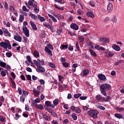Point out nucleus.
Here are the masks:
<instances>
[{"label": "nucleus", "mask_w": 124, "mask_h": 124, "mask_svg": "<svg viewBox=\"0 0 124 124\" xmlns=\"http://www.w3.org/2000/svg\"><path fill=\"white\" fill-rule=\"evenodd\" d=\"M100 88L101 93L104 95V96H107V93H106V91H105L110 90L111 89V85L108 84H103L100 86Z\"/></svg>", "instance_id": "obj_1"}, {"label": "nucleus", "mask_w": 124, "mask_h": 124, "mask_svg": "<svg viewBox=\"0 0 124 124\" xmlns=\"http://www.w3.org/2000/svg\"><path fill=\"white\" fill-rule=\"evenodd\" d=\"M28 4L30 6H31L34 9V11L35 13H38L39 12V9L37 8V2L34 0H29Z\"/></svg>", "instance_id": "obj_2"}, {"label": "nucleus", "mask_w": 124, "mask_h": 124, "mask_svg": "<svg viewBox=\"0 0 124 124\" xmlns=\"http://www.w3.org/2000/svg\"><path fill=\"white\" fill-rule=\"evenodd\" d=\"M33 62L37 67V68L36 69L37 72H45V69L43 68L42 66L40 65V63H38L40 62V60L38 59L37 61L33 60Z\"/></svg>", "instance_id": "obj_3"}, {"label": "nucleus", "mask_w": 124, "mask_h": 124, "mask_svg": "<svg viewBox=\"0 0 124 124\" xmlns=\"http://www.w3.org/2000/svg\"><path fill=\"white\" fill-rule=\"evenodd\" d=\"M99 113V112L97 110H90L88 111V115L90 117L93 118V119H97V114Z\"/></svg>", "instance_id": "obj_4"}, {"label": "nucleus", "mask_w": 124, "mask_h": 124, "mask_svg": "<svg viewBox=\"0 0 124 124\" xmlns=\"http://www.w3.org/2000/svg\"><path fill=\"white\" fill-rule=\"evenodd\" d=\"M8 45H9V41L8 40H6L5 42H2L0 43L1 47H3L4 49H7Z\"/></svg>", "instance_id": "obj_5"}, {"label": "nucleus", "mask_w": 124, "mask_h": 124, "mask_svg": "<svg viewBox=\"0 0 124 124\" xmlns=\"http://www.w3.org/2000/svg\"><path fill=\"white\" fill-rule=\"evenodd\" d=\"M95 98L98 102H103V97L100 94L96 95Z\"/></svg>", "instance_id": "obj_6"}, {"label": "nucleus", "mask_w": 124, "mask_h": 124, "mask_svg": "<svg viewBox=\"0 0 124 124\" xmlns=\"http://www.w3.org/2000/svg\"><path fill=\"white\" fill-rule=\"evenodd\" d=\"M99 42H104V43H109L110 39L108 38H100L99 39Z\"/></svg>", "instance_id": "obj_7"}, {"label": "nucleus", "mask_w": 124, "mask_h": 124, "mask_svg": "<svg viewBox=\"0 0 124 124\" xmlns=\"http://www.w3.org/2000/svg\"><path fill=\"white\" fill-rule=\"evenodd\" d=\"M70 28L72 30H75V31H78L79 30V27H78L77 24L73 23L71 24Z\"/></svg>", "instance_id": "obj_8"}, {"label": "nucleus", "mask_w": 124, "mask_h": 124, "mask_svg": "<svg viewBox=\"0 0 124 124\" xmlns=\"http://www.w3.org/2000/svg\"><path fill=\"white\" fill-rule=\"evenodd\" d=\"M98 78H99L101 81H106V77L102 74H98Z\"/></svg>", "instance_id": "obj_9"}, {"label": "nucleus", "mask_w": 124, "mask_h": 124, "mask_svg": "<svg viewBox=\"0 0 124 124\" xmlns=\"http://www.w3.org/2000/svg\"><path fill=\"white\" fill-rule=\"evenodd\" d=\"M45 105L46 107H50V108H55L54 105H51V102L50 101H46L45 102Z\"/></svg>", "instance_id": "obj_10"}, {"label": "nucleus", "mask_w": 124, "mask_h": 124, "mask_svg": "<svg viewBox=\"0 0 124 124\" xmlns=\"http://www.w3.org/2000/svg\"><path fill=\"white\" fill-rule=\"evenodd\" d=\"M105 55L107 58H112V56H114V53L111 51H108V52H105Z\"/></svg>", "instance_id": "obj_11"}, {"label": "nucleus", "mask_w": 124, "mask_h": 124, "mask_svg": "<svg viewBox=\"0 0 124 124\" xmlns=\"http://www.w3.org/2000/svg\"><path fill=\"white\" fill-rule=\"evenodd\" d=\"M30 25L31 26L32 30L33 31H36V30H37V28L36 27V25H35V24H34V23L31 20L30 21Z\"/></svg>", "instance_id": "obj_12"}, {"label": "nucleus", "mask_w": 124, "mask_h": 124, "mask_svg": "<svg viewBox=\"0 0 124 124\" xmlns=\"http://www.w3.org/2000/svg\"><path fill=\"white\" fill-rule=\"evenodd\" d=\"M108 12H111V11H112L113 10V4H112V3H109L108 5Z\"/></svg>", "instance_id": "obj_13"}, {"label": "nucleus", "mask_w": 124, "mask_h": 124, "mask_svg": "<svg viewBox=\"0 0 124 124\" xmlns=\"http://www.w3.org/2000/svg\"><path fill=\"white\" fill-rule=\"evenodd\" d=\"M14 39L16 41H18V42H21L22 41V37H20V35H18L14 36Z\"/></svg>", "instance_id": "obj_14"}, {"label": "nucleus", "mask_w": 124, "mask_h": 124, "mask_svg": "<svg viewBox=\"0 0 124 124\" xmlns=\"http://www.w3.org/2000/svg\"><path fill=\"white\" fill-rule=\"evenodd\" d=\"M33 93H34V96L37 97L38 96H39L40 92L37 90H36L35 89H34L33 90Z\"/></svg>", "instance_id": "obj_15"}, {"label": "nucleus", "mask_w": 124, "mask_h": 124, "mask_svg": "<svg viewBox=\"0 0 124 124\" xmlns=\"http://www.w3.org/2000/svg\"><path fill=\"white\" fill-rule=\"evenodd\" d=\"M45 51L47 53V54H48V55L53 56V54H52V50L48 49L47 47H45Z\"/></svg>", "instance_id": "obj_16"}, {"label": "nucleus", "mask_w": 124, "mask_h": 124, "mask_svg": "<svg viewBox=\"0 0 124 124\" xmlns=\"http://www.w3.org/2000/svg\"><path fill=\"white\" fill-rule=\"evenodd\" d=\"M112 49L113 50H115V51H120L121 50V47L119 46H117V45H113L112 46Z\"/></svg>", "instance_id": "obj_17"}, {"label": "nucleus", "mask_w": 124, "mask_h": 124, "mask_svg": "<svg viewBox=\"0 0 124 124\" xmlns=\"http://www.w3.org/2000/svg\"><path fill=\"white\" fill-rule=\"evenodd\" d=\"M53 106H54V108H55V107H56V106H57V105H58L59 103H60V100H59V99H55L53 101Z\"/></svg>", "instance_id": "obj_18"}, {"label": "nucleus", "mask_w": 124, "mask_h": 124, "mask_svg": "<svg viewBox=\"0 0 124 124\" xmlns=\"http://www.w3.org/2000/svg\"><path fill=\"white\" fill-rule=\"evenodd\" d=\"M86 14L88 17H91V18H94V15H93V13L92 11L88 12Z\"/></svg>", "instance_id": "obj_19"}, {"label": "nucleus", "mask_w": 124, "mask_h": 124, "mask_svg": "<svg viewBox=\"0 0 124 124\" xmlns=\"http://www.w3.org/2000/svg\"><path fill=\"white\" fill-rule=\"evenodd\" d=\"M48 16L49 18H50V19H52V21H53V22H54L55 23H57V22H58L57 19L52 15L48 14Z\"/></svg>", "instance_id": "obj_20"}, {"label": "nucleus", "mask_w": 124, "mask_h": 124, "mask_svg": "<svg viewBox=\"0 0 124 124\" xmlns=\"http://www.w3.org/2000/svg\"><path fill=\"white\" fill-rule=\"evenodd\" d=\"M83 76H87V75H89V73H90V71L88 69H83Z\"/></svg>", "instance_id": "obj_21"}, {"label": "nucleus", "mask_w": 124, "mask_h": 124, "mask_svg": "<svg viewBox=\"0 0 124 124\" xmlns=\"http://www.w3.org/2000/svg\"><path fill=\"white\" fill-rule=\"evenodd\" d=\"M38 18L40 20V22H45L46 21V19L44 18L43 16H41L40 15H38Z\"/></svg>", "instance_id": "obj_22"}, {"label": "nucleus", "mask_w": 124, "mask_h": 124, "mask_svg": "<svg viewBox=\"0 0 124 124\" xmlns=\"http://www.w3.org/2000/svg\"><path fill=\"white\" fill-rule=\"evenodd\" d=\"M44 107L45 110H46V111L48 112V113H49L50 114H51V112L53 111V109H52V108L49 107H46V106H44Z\"/></svg>", "instance_id": "obj_23"}, {"label": "nucleus", "mask_w": 124, "mask_h": 124, "mask_svg": "<svg viewBox=\"0 0 124 124\" xmlns=\"http://www.w3.org/2000/svg\"><path fill=\"white\" fill-rule=\"evenodd\" d=\"M111 21L113 23H117V22H118V19L117 18V16H112L111 19Z\"/></svg>", "instance_id": "obj_24"}, {"label": "nucleus", "mask_w": 124, "mask_h": 124, "mask_svg": "<svg viewBox=\"0 0 124 124\" xmlns=\"http://www.w3.org/2000/svg\"><path fill=\"white\" fill-rule=\"evenodd\" d=\"M89 51L91 56H93V57H96V53L93 51V50L92 49H89Z\"/></svg>", "instance_id": "obj_25"}, {"label": "nucleus", "mask_w": 124, "mask_h": 124, "mask_svg": "<svg viewBox=\"0 0 124 124\" xmlns=\"http://www.w3.org/2000/svg\"><path fill=\"white\" fill-rule=\"evenodd\" d=\"M56 18L58 19V20H61V19H64V17L61 14L57 15L55 16Z\"/></svg>", "instance_id": "obj_26"}, {"label": "nucleus", "mask_w": 124, "mask_h": 124, "mask_svg": "<svg viewBox=\"0 0 124 124\" xmlns=\"http://www.w3.org/2000/svg\"><path fill=\"white\" fill-rule=\"evenodd\" d=\"M54 6L55 8H57V9H59V10H64V8H63V7H60L56 4H54Z\"/></svg>", "instance_id": "obj_27"}, {"label": "nucleus", "mask_w": 124, "mask_h": 124, "mask_svg": "<svg viewBox=\"0 0 124 124\" xmlns=\"http://www.w3.org/2000/svg\"><path fill=\"white\" fill-rule=\"evenodd\" d=\"M87 44L92 48H93V47H94V46H93V42H91V41H87Z\"/></svg>", "instance_id": "obj_28"}, {"label": "nucleus", "mask_w": 124, "mask_h": 124, "mask_svg": "<svg viewBox=\"0 0 124 124\" xmlns=\"http://www.w3.org/2000/svg\"><path fill=\"white\" fill-rule=\"evenodd\" d=\"M0 65L1 67H3V68H5L6 66V63L2 62L1 61H0Z\"/></svg>", "instance_id": "obj_29"}, {"label": "nucleus", "mask_w": 124, "mask_h": 124, "mask_svg": "<svg viewBox=\"0 0 124 124\" xmlns=\"http://www.w3.org/2000/svg\"><path fill=\"white\" fill-rule=\"evenodd\" d=\"M114 116L117 119H123V115H122L119 113H115Z\"/></svg>", "instance_id": "obj_30"}, {"label": "nucleus", "mask_w": 124, "mask_h": 124, "mask_svg": "<svg viewBox=\"0 0 124 124\" xmlns=\"http://www.w3.org/2000/svg\"><path fill=\"white\" fill-rule=\"evenodd\" d=\"M68 48V46L67 45H62L61 46V49H62V50H66Z\"/></svg>", "instance_id": "obj_31"}, {"label": "nucleus", "mask_w": 124, "mask_h": 124, "mask_svg": "<svg viewBox=\"0 0 124 124\" xmlns=\"http://www.w3.org/2000/svg\"><path fill=\"white\" fill-rule=\"evenodd\" d=\"M33 54L35 58H38L39 57V53H38L37 50H35L33 52Z\"/></svg>", "instance_id": "obj_32"}, {"label": "nucleus", "mask_w": 124, "mask_h": 124, "mask_svg": "<svg viewBox=\"0 0 124 124\" xmlns=\"http://www.w3.org/2000/svg\"><path fill=\"white\" fill-rule=\"evenodd\" d=\"M11 79L13 89H16V84L15 83V81L12 79V78H11Z\"/></svg>", "instance_id": "obj_33"}, {"label": "nucleus", "mask_w": 124, "mask_h": 124, "mask_svg": "<svg viewBox=\"0 0 124 124\" xmlns=\"http://www.w3.org/2000/svg\"><path fill=\"white\" fill-rule=\"evenodd\" d=\"M115 109L117 110L118 112H123V111H124L123 108H120L119 107H116L115 108Z\"/></svg>", "instance_id": "obj_34"}, {"label": "nucleus", "mask_w": 124, "mask_h": 124, "mask_svg": "<svg viewBox=\"0 0 124 124\" xmlns=\"http://www.w3.org/2000/svg\"><path fill=\"white\" fill-rule=\"evenodd\" d=\"M110 98H111L110 96H107L106 98L105 97H103V101H105V102H108L109 100H110Z\"/></svg>", "instance_id": "obj_35"}, {"label": "nucleus", "mask_w": 124, "mask_h": 124, "mask_svg": "<svg viewBox=\"0 0 124 124\" xmlns=\"http://www.w3.org/2000/svg\"><path fill=\"white\" fill-rule=\"evenodd\" d=\"M23 40L24 41V43H30V40H29V39H28V38L25 37V36H23Z\"/></svg>", "instance_id": "obj_36"}, {"label": "nucleus", "mask_w": 124, "mask_h": 124, "mask_svg": "<svg viewBox=\"0 0 124 124\" xmlns=\"http://www.w3.org/2000/svg\"><path fill=\"white\" fill-rule=\"evenodd\" d=\"M78 38L80 42H84V38L83 36H78Z\"/></svg>", "instance_id": "obj_37"}, {"label": "nucleus", "mask_w": 124, "mask_h": 124, "mask_svg": "<svg viewBox=\"0 0 124 124\" xmlns=\"http://www.w3.org/2000/svg\"><path fill=\"white\" fill-rule=\"evenodd\" d=\"M43 25L46 28H48V29H50V28H51V26H50V24H49V23H48L46 22H44Z\"/></svg>", "instance_id": "obj_38"}, {"label": "nucleus", "mask_w": 124, "mask_h": 124, "mask_svg": "<svg viewBox=\"0 0 124 124\" xmlns=\"http://www.w3.org/2000/svg\"><path fill=\"white\" fill-rule=\"evenodd\" d=\"M30 16L32 19H33V20H37V16L34 14H30Z\"/></svg>", "instance_id": "obj_39"}, {"label": "nucleus", "mask_w": 124, "mask_h": 124, "mask_svg": "<svg viewBox=\"0 0 124 124\" xmlns=\"http://www.w3.org/2000/svg\"><path fill=\"white\" fill-rule=\"evenodd\" d=\"M3 5L6 10H8V4L6 1L4 2Z\"/></svg>", "instance_id": "obj_40"}, {"label": "nucleus", "mask_w": 124, "mask_h": 124, "mask_svg": "<svg viewBox=\"0 0 124 124\" xmlns=\"http://www.w3.org/2000/svg\"><path fill=\"white\" fill-rule=\"evenodd\" d=\"M51 115L53 116V117H58V114L54 111V110H52V112H50Z\"/></svg>", "instance_id": "obj_41"}, {"label": "nucleus", "mask_w": 124, "mask_h": 124, "mask_svg": "<svg viewBox=\"0 0 124 124\" xmlns=\"http://www.w3.org/2000/svg\"><path fill=\"white\" fill-rule=\"evenodd\" d=\"M36 108L37 109H39V110H43V109H44V108H43V106H42V105L41 104L38 105Z\"/></svg>", "instance_id": "obj_42"}, {"label": "nucleus", "mask_w": 124, "mask_h": 124, "mask_svg": "<svg viewBox=\"0 0 124 124\" xmlns=\"http://www.w3.org/2000/svg\"><path fill=\"white\" fill-rule=\"evenodd\" d=\"M81 95H82V94H81V93H76V94H74V97L75 98H79V97H80V96H81Z\"/></svg>", "instance_id": "obj_43"}, {"label": "nucleus", "mask_w": 124, "mask_h": 124, "mask_svg": "<svg viewBox=\"0 0 124 124\" xmlns=\"http://www.w3.org/2000/svg\"><path fill=\"white\" fill-rule=\"evenodd\" d=\"M3 24L6 26L8 28H10V23L9 22H6L5 21H3Z\"/></svg>", "instance_id": "obj_44"}, {"label": "nucleus", "mask_w": 124, "mask_h": 124, "mask_svg": "<svg viewBox=\"0 0 124 124\" xmlns=\"http://www.w3.org/2000/svg\"><path fill=\"white\" fill-rule=\"evenodd\" d=\"M24 15H20L19 16V21L20 22H23V21H24Z\"/></svg>", "instance_id": "obj_45"}, {"label": "nucleus", "mask_w": 124, "mask_h": 124, "mask_svg": "<svg viewBox=\"0 0 124 124\" xmlns=\"http://www.w3.org/2000/svg\"><path fill=\"white\" fill-rule=\"evenodd\" d=\"M3 33H4V35L5 36H9V37L11 36V34L8 31H4Z\"/></svg>", "instance_id": "obj_46"}, {"label": "nucleus", "mask_w": 124, "mask_h": 124, "mask_svg": "<svg viewBox=\"0 0 124 124\" xmlns=\"http://www.w3.org/2000/svg\"><path fill=\"white\" fill-rule=\"evenodd\" d=\"M22 10H23V11H25V12H30V10L27 9V7H26V6H23L22 7Z\"/></svg>", "instance_id": "obj_47"}, {"label": "nucleus", "mask_w": 124, "mask_h": 124, "mask_svg": "<svg viewBox=\"0 0 124 124\" xmlns=\"http://www.w3.org/2000/svg\"><path fill=\"white\" fill-rule=\"evenodd\" d=\"M9 10L11 12H13L15 11V8H14V6L11 5L9 7Z\"/></svg>", "instance_id": "obj_48"}, {"label": "nucleus", "mask_w": 124, "mask_h": 124, "mask_svg": "<svg viewBox=\"0 0 124 124\" xmlns=\"http://www.w3.org/2000/svg\"><path fill=\"white\" fill-rule=\"evenodd\" d=\"M48 65H49L50 67H52V68H56V65H55V64L52 62H49Z\"/></svg>", "instance_id": "obj_49"}, {"label": "nucleus", "mask_w": 124, "mask_h": 124, "mask_svg": "<svg viewBox=\"0 0 124 124\" xmlns=\"http://www.w3.org/2000/svg\"><path fill=\"white\" fill-rule=\"evenodd\" d=\"M72 118H73L74 121H76L77 120V116L75 113H73L72 114Z\"/></svg>", "instance_id": "obj_50"}, {"label": "nucleus", "mask_w": 124, "mask_h": 124, "mask_svg": "<svg viewBox=\"0 0 124 124\" xmlns=\"http://www.w3.org/2000/svg\"><path fill=\"white\" fill-rule=\"evenodd\" d=\"M90 4L91 6L92 7H94V6H95V5L96 4L94 1H91L90 2Z\"/></svg>", "instance_id": "obj_51"}, {"label": "nucleus", "mask_w": 124, "mask_h": 124, "mask_svg": "<svg viewBox=\"0 0 124 124\" xmlns=\"http://www.w3.org/2000/svg\"><path fill=\"white\" fill-rule=\"evenodd\" d=\"M0 121L1 123H4L5 122V118L3 116L0 115Z\"/></svg>", "instance_id": "obj_52"}, {"label": "nucleus", "mask_w": 124, "mask_h": 124, "mask_svg": "<svg viewBox=\"0 0 124 124\" xmlns=\"http://www.w3.org/2000/svg\"><path fill=\"white\" fill-rule=\"evenodd\" d=\"M53 83L54 85H55V86H54V89L58 88V85H59V83H58V81H57V80H54Z\"/></svg>", "instance_id": "obj_53"}, {"label": "nucleus", "mask_w": 124, "mask_h": 124, "mask_svg": "<svg viewBox=\"0 0 124 124\" xmlns=\"http://www.w3.org/2000/svg\"><path fill=\"white\" fill-rule=\"evenodd\" d=\"M21 117V115H19V114L18 113H16L15 114V117H14V118L16 119V120H18L19 118Z\"/></svg>", "instance_id": "obj_54"}, {"label": "nucleus", "mask_w": 124, "mask_h": 124, "mask_svg": "<svg viewBox=\"0 0 124 124\" xmlns=\"http://www.w3.org/2000/svg\"><path fill=\"white\" fill-rule=\"evenodd\" d=\"M26 79L28 81H31V76L30 75H26Z\"/></svg>", "instance_id": "obj_55"}, {"label": "nucleus", "mask_w": 124, "mask_h": 124, "mask_svg": "<svg viewBox=\"0 0 124 124\" xmlns=\"http://www.w3.org/2000/svg\"><path fill=\"white\" fill-rule=\"evenodd\" d=\"M110 21V18L109 17H106L104 19V23H107V22H109Z\"/></svg>", "instance_id": "obj_56"}, {"label": "nucleus", "mask_w": 124, "mask_h": 124, "mask_svg": "<svg viewBox=\"0 0 124 124\" xmlns=\"http://www.w3.org/2000/svg\"><path fill=\"white\" fill-rule=\"evenodd\" d=\"M6 55L8 58H11V57H12V53L11 52H7Z\"/></svg>", "instance_id": "obj_57"}, {"label": "nucleus", "mask_w": 124, "mask_h": 124, "mask_svg": "<svg viewBox=\"0 0 124 124\" xmlns=\"http://www.w3.org/2000/svg\"><path fill=\"white\" fill-rule=\"evenodd\" d=\"M62 65L64 67H68V66L69 65V64L67 62H64L62 63Z\"/></svg>", "instance_id": "obj_58"}, {"label": "nucleus", "mask_w": 124, "mask_h": 124, "mask_svg": "<svg viewBox=\"0 0 124 124\" xmlns=\"http://www.w3.org/2000/svg\"><path fill=\"white\" fill-rule=\"evenodd\" d=\"M20 102H22V103H24V102H25V99L24 98V96H20Z\"/></svg>", "instance_id": "obj_59"}, {"label": "nucleus", "mask_w": 124, "mask_h": 124, "mask_svg": "<svg viewBox=\"0 0 124 124\" xmlns=\"http://www.w3.org/2000/svg\"><path fill=\"white\" fill-rule=\"evenodd\" d=\"M46 121H47L48 122H50L51 121V117L50 116H46V118H44Z\"/></svg>", "instance_id": "obj_60"}, {"label": "nucleus", "mask_w": 124, "mask_h": 124, "mask_svg": "<svg viewBox=\"0 0 124 124\" xmlns=\"http://www.w3.org/2000/svg\"><path fill=\"white\" fill-rule=\"evenodd\" d=\"M57 2L61 3V4H63L64 3V0H57Z\"/></svg>", "instance_id": "obj_61"}, {"label": "nucleus", "mask_w": 124, "mask_h": 124, "mask_svg": "<svg viewBox=\"0 0 124 124\" xmlns=\"http://www.w3.org/2000/svg\"><path fill=\"white\" fill-rule=\"evenodd\" d=\"M22 93L24 95H28V94H29V92L26 90H22Z\"/></svg>", "instance_id": "obj_62"}, {"label": "nucleus", "mask_w": 124, "mask_h": 124, "mask_svg": "<svg viewBox=\"0 0 124 124\" xmlns=\"http://www.w3.org/2000/svg\"><path fill=\"white\" fill-rule=\"evenodd\" d=\"M18 92L19 93V95H21L22 94V89H21V87H18Z\"/></svg>", "instance_id": "obj_63"}, {"label": "nucleus", "mask_w": 124, "mask_h": 124, "mask_svg": "<svg viewBox=\"0 0 124 124\" xmlns=\"http://www.w3.org/2000/svg\"><path fill=\"white\" fill-rule=\"evenodd\" d=\"M25 110L26 111H30V106L28 105H25Z\"/></svg>", "instance_id": "obj_64"}]
</instances>
